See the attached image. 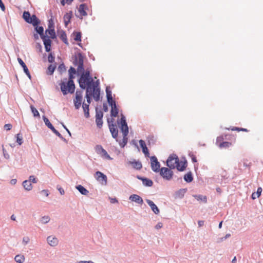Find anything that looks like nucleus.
<instances>
[{
    "label": "nucleus",
    "instance_id": "17",
    "mask_svg": "<svg viewBox=\"0 0 263 263\" xmlns=\"http://www.w3.org/2000/svg\"><path fill=\"white\" fill-rule=\"evenodd\" d=\"M109 104L111 107V111H110L111 116L112 117H117L118 114V109L116 106L115 102H114V103H112L111 104Z\"/></svg>",
    "mask_w": 263,
    "mask_h": 263
},
{
    "label": "nucleus",
    "instance_id": "50",
    "mask_svg": "<svg viewBox=\"0 0 263 263\" xmlns=\"http://www.w3.org/2000/svg\"><path fill=\"white\" fill-rule=\"evenodd\" d=\"M12 125L11 124H6L4 125V128L6 130H9L12 128Z\"/></svg>",
    "mask_w": 263,
    "mask_h": 263
},
{
    "label": "nucleus",
    "instance_id": "20",
    "mask_svg": "<svg viewBox=\"0 0 263 263\" xmlns=\"http://www.w3.org/2000/svg\"><path fill=\"white\" fill-rule=\"evenodd\" d=\"M262 191V188L261 187H258L257 188V192H253L252 194V195H251L252 199L253 200H255L256 198H259L261 194Z\"/></svg>",
    "mask_w": 263,
    "mask_h": 263
},
{
    "label": "nucleus",
    "instance_id": "61",
    "mask_svg": "<svg viewBox=\"0 0 263 263\" xmlns=\"http://www.w3.org/2000/svg\"><path fill=\"white\" fill-rule=\"evenodd\" d=\"M232 130H236L238 132H240V128L239 127H233L231 128Z\"/></svg>",
    "mask_w": 263,
    "mask_h": 263
},
{
    "label": "nucleus",
    "instance_id": "42",
    "mask_svg": "<svg viewBox=\"0 0 263 263\" xmlns=\"http://www.w3.org/2000/svg\"><path fill=\"white\" fill-rule=\"evenodd\" d=\"M50 220V218L48 216H44L42 218L41 221L43 223H47Z\"/></svg>",
    "mask_w": 263,
    "mask_h": 263
},
{
    "label": "nucleus",
    "instance_id": "18",
    "mask_svg": "<svg viewBox=\"0 0 263 263\" xmlns=\"http://www.w3.org/2000/svg\"><path fill=\"white\" fill-rule=\"evenodd\" d=\"M87 9V6L85 4H81L79 6V12L80 13V15L81 17V18L83 16H85L87 15V13L85 10Z\"/></svg>",
    "mask_w": 263,
    "mask_h": 263
},
{
    "label": "nucleus",
    "instance_id": "32",
    "mask_svg": "<svg viewBox=\"0 0 263 263\" xmlns=\"http://www.w3.org/2000/svg\"><path fill=\"white\" fill-rule=\"evenodd\" d=\"M35 30L36 31V32L40 34V35H41V37L42 36H43L44 34H43V32H44V28L42 26H37V25L36 26H35Z\"/></svg>",
    "mask_w": 263,
    "mask_h": 263
},
{
    "label": "nucleus",
    "instance_id": "33",
    "mask_svg": "<svg viewBox=\"0 0 263 263\" xmlns=\"http://www.w3.org/2000/svg\"><path fill=\"white\" fill-rule=\"evenodd\" d=\"M74 40L76 41H81V34L80 32L73 33Z\"/></svg>",
    "mask_w": 263,
    "mask_h": 263
},
{
    "label": "nucleus",
    "instance_id": "26",
    "mask_svg": "<svg viewBox=\"0 0 263 263\" xmlns=\"http://www.w3.org/2000/svg\"><path fill=\"white\" fill-rule=\"evenodd\" d=\"M106 92L108 103L109 104H111L112 103H114L115 101L112 99L111 91L109 90L108 89L106 88Z\"/></svg>",
    "mask_w": 263,
    "mask_h": 263
},
{
    "label": "nucleus",
    "instance_id": "40",
    "mask_svg": "<svg viewBox=\"0 0 263 263\" xmlns=\"http://www.w3.org/2000/svg\"><path fill=\"white\" fill-rule=\"evenodd\" d=\"M103 113L102 111H97L96 115V119H102Z\"/></svg>",
    "mask_w": 263,
    "mask_h": 263
},
{
    "label": "nucleus",
    "instance_id": "41",
    "mask_svg": "<svg viewBox=\"0 0 263 263\" xmlns=\"http://www.w3.org/2000/svg\"><path fill=\"white\" fill-rule=\"evenodd\" d=\"M50 129L59 137L62 138L61 134L57 130H56L54 127L52 126L50 128Z\"/></svg>",
    "mask_w": 263,
    "mask_h": 263
},
{
    "label": "nucleus",
    "instance_id": "55",
    "mask_svg": "<svg viewBox=\"0 0 263 263\" xmlns=\"http://www.w3.org/2000/svg\"><path fill=\"white\" fill-rule=\"evenodd\" d=\"M29 239L28 237H25L23 239V242H24V243L25 245L27 244L28 242H29Z\"/></svg>",
    "mask_w": 263,
    "mask_h": 263
},
{
    "label": "nucleus",
    "instance_id": "53",
    "mask_svg": "<svg viewBox=\"0 0 263 263\" xmlns=\"http://www.w3.org/2000/svg\"><path fill=\"white\" fill-rule=\"evenodd\" d=\"M109 199H110V201L111 203H117L118 201V200L114 198H109Z\"/></svg>",
    "mask_w": 263,
    "mask_h": 263
},
{
    "label": "nucleus",
    "instance_id": "58",
    "mask_svg": "<svg viewBox=\"0 0 263 263\" xmlns=\"http://www.w3.org/2000/svg\"><path fill=\"white\" fill-rule=\"evenodd\" d=\"M191 157H192V161L193 162H197L196 157L193 155H192Z\"/></svg>",
    "mask_w": 263,
    "mask_h": 263
},
{
    "label": "nucleus",
    "instance_id": "59",
    "mask_svg": "<svg viewBox=\"0 0 263 263\" xmlns=\"http://www.w3.org/2000/svg\"><path fill=\"white\" fill-rule=\"evenodd\" d=\"M223 140V137L222 136H219L217 137V142H218L219 141H221Z\"/></svg>",
    "mask_w": 263,
    "mask_h": 263
},
{
    "label": "nucleus",
    "instance_id": "51",
    "mask_svg": "<svg viewBox=\"0 0 263 263\" xmlns=\"http://www.w3.org/2000/svg\"><path fill=\"white\" fill-rule=\"evenodd\" d=\"M139 144L142 148H143L144 147H146L145 143L143 140H139Z\"/></svg>",
    "mask_w": 263,
    "mask_h": 263
},
{
    "label": "nucleus",
    "instance_id": "44",
    "mask_svg": "<svg viewBox=\"0 0 263 263\" xmlns=\"http://www.w3.org/2000/svg\"><path fill=\"white\" fill-rule=\"evenodd\" d=\"M142 152L145 154V156L149 157V154L147 147L142 148Z\"/></svg>",
    "mask_w": 263,
    "mask_h": 263
},
{
    "label": "nucleus",
    "instance_id": "39",
    "mask_svg": "<svg viewBox=\"0 0 263 263\" xmlns=\"http://www.w3.org/2000/svg\"><path fill=\"white\" fill-rule=\"evenodd\" d=\"M96 124L99 128H101L103 125L102 119H96Z\"/></svg>",
    "mask_w": 263,
    "mask_h": 263
},
{
    "label": "nucleus",
    "instance_id": "64",
    "mask_svg": "<svg viewBox=\"0 0 263 263\" xmlns=\"http://www.w3.org/2000/svg\"><path fill=\"white\" fill-rule=\"evenodd\" d=\"M198 224L200 227L202 226L203 224V221H199Z\"/></svg>",
    "mask_w": 263,
    "mask_h": 263
},
{
    "label": "nucleus",
    "instance_id": "36",
    "mask_svg": "<svg viewBox=\"0 0 263 263\" xmlns=\"http://www.w3.org/2000/svg\"><path fill=\"white\" fill-rule=\"evenodd\" d=\"M32 112L34 117H40V114L37 110L33 106H31Z\"/></svg>",
    "mask_w": 263,
    "mask_h": 263
},
{
    "label": "nucleus",
    "instance_id": "24",
    "mask_svg": "<svg viewBox=\"0 0 263 263\" xmlns=\"http://www.w3.org/2000/svg\"><path fill=\"white\" fill-rule=\"evenodd\" d=\"M46 33L48 35H49L51 39H54L55 37V33L54 32V28H48V29L46 30Z\"/></svg>",
    "mask_w": 263,
    "mask_h": 263
},
{
    "label": "nucleus",
    "instance_id": "47",
    "mask_svg": "<svg viewBox=\"0 0 263 263\" xmlns=\"http://www.w3.org/2000/svg\"><path fill=\"white\" fill-rule=\"evenodd\" d=\"M28 181H30V182H32L34 183L37 182V179L34 176H30Z\"/></svg>",
    "mask_w": 263,
    "mask_h": 263
},
{
    "label": "nucleus",
    "instance_id": "60",
    "mask_svg": "<svg viewBox=\"0 0 263 263\" xmlns=\"http://www.w3.org/2000/svg\"><path fill=\"white\" fill-rule=\"evenodd\" d=\"M42 192L44 193L46 196H48V191L47 190H44L42 191Z\"/></svg>",
    "mask_w": 263,
    "mask_h": 263
},
{
    "label": "nucleus",
    "instance_id": "13",
    "mask_svg": "<svg viewBox=\"0 0 263 263\" xmlns=\"http://www.w3.org/2000/svg\"><path fill=\"white\" fill-rule=\"evenodd\" d=\"M146 201L147 203L149 205L151 208L152 210L156 214H158L159 213V210L157 206L151 200L149 199H146Z\"/></svg>",
    "mask_w": 263,
    "mask_h": 263
},
{
    "label": "nucleus",
    "instance_id": "56",
    "mask_svg": "<svg viewBox=\"0 0 263 263\" xmlns=\"http://www.w3.org/2000/svg\"><path fill=\"white\" fill-rule=\"evenodd\" d=\"M58 190L59 191V192H60V194H61V195H64V194L65 192H64V189H62V187H58Z\"/></svg>",
    "mask_w": 263,
    "mask_h": 263
},
{
    "label": "nucleus",
    "instance_id": "22",
    "mask_svg": "<svg viewBox=\"0 0 263 263\" xmlns=\"http://www.w3.org/2000/svg\"><path fill=\"white\" fill-rule=\"evenodd\" d=\"M138 178L142 180L143 184L145 186H152L153 184V182L151 179L147 178H143L142 177H138Z\"/></svg>",
    "mask_w": 263,
    "mask_h": 263
},
{
    "label": "nucleus",
    "instance_id": "9",
    "mask_svg": "<svg viewBox=\"0 0 263 263\" xmlns=\"http://www.w3.org/2000/svg\"><path fill=\"white\" fill-rule=\"evenodd\" d=\"M95 178L102 184L106 185L107 184V177L102 172L97 171L95 174Z\"/></svg>",
    "mask_w": 263,
    "mask_h": 263
},
{
    "label": "nucleus",
    "instance_id": "6",
    "mask_svg": "<svg viewBox=\"0 0 263 263\" xmlns=\"http://www.w3.org/2000/svg\"><path fill=\"white\" fill-rule=\"evenodd\" d=\"M95 151L96 153L101 156L103 158L108 160H111L112 158L109 156V155L107 154V152L105 149H104L103 147L100 145H97L95 147Z\"/></svg>",
    "mask_w": 263,
    "mask_h": 263
},
{
    "label": "nucleus",
    "instance_id": "49",
    "mask_svg": "<svg viewBox=\"0 0 263 263\" xmlns=\"http://www.w3.org/2000/svg\"><path fill=\"white\" fill-rule=\"evenodd\" d=\"M58 69H59V70L60 72H62L63 71H65V67L64 65L63 64H62L60 65L58 67Z\"/></svg>",
    "mask_w": 263,
    "mask_h": 263
},
{
    "label": "nucleus",
    "instance_id": "29",
    "mask_svg": "<svg viewBox=\"0 0 263 263\" xmlns=\"http://www.w3.org/2000/svg\"><path fill=\"white\" fill-rule=\"evenodd\" d=\"M193 196L195 199H196L198 201H202L204 203H206V202H207V198L205 196L198 195H194Z\"/></svg>",
    "mask_w": 263,
    "mask_h": 263
},
{
    "label": "nucleus",
    "instance_id": "37",
    "mask_svg": "<svg viewBox=\"0 0 263 263\" xmlns=\"http://www.w3.org/2000/svg\"><path fill=\"white\" fill-rule=\"evenodd\" d=\"M43 120H44V121L45 124L49 128H50L51 127H52L53 126L52 125V124L50 122L49 120L47 118L44 117Z\"/></svg>",
    "mask_w": 263,
    "mask_h": 263
},
{
    "label": "nucleus",
    "instance_id": "63",
    "mask_svg": "<svg viewBox=\"0 0 263 263\" xmlns=\"http://www.w3.org/2000/svg\"><path fill=\"white\" fill-rule=\"evenodd\" d=\"M10 182L12 184H15L16 183V179H12Z\"/></svg>",
    "mask_w": 263,
    "mask_h": 263
},
{
    "label": "nucleus",
    "instance_id": "28",
    "mask_svg": "<svg viewBox=\"0 0 263 263\" xmlns=\"http://www.w3.org/2000/svg\"><path fill=\"white\" fill-rule=\"evenodd\" d=\"M76 189L83 195H86L88 193V191L81 185L77 186Z\"/></svg>",
    "mask_w": 263,
    "mask_h": 263
},
{
    "label": "nucleus",
    "instance_id": "10",
    "mask_svg": "<svg viewBox=\"0 0 263 263\" xmlns=\"http://www.w3.org/2000/svg\"><path fill=\"white\" fill-rule=\"evenodd\" d=\"M42 39L44 42L45 50L47 52H49L51 50V41L49 37L43 35L42 37Z\"/></svg>",
    "mask_w": 263,
    "mask_h": 263
},
{
    "label": "nucleus",
    "instance_id": "25",
    "mask_svg": "<svg viewBox=\"0 0 263 263\" xmlns=\"http://www.w3.org/2000/svg\"><path fill=\"white\" fill-rule=\"evenodd\" d=\"M23 185L25 189L27 191H30L32 189V186L30 183V181L25 180L23 182Z\"/></svg>",
    "mask_w": 263,
    "mask_h": 263
},
{
    "label": "nucleus",
    "instance_id": "19",
    "mask_svg": "<svg viewBox=\"0 0 263 263\" xmlns=\"http://www.w3.org/2000/svg\"><path fill=\"white\" fill-rule=\"evenodd\" d=\"M47 241L48 243L51 246H55L58 243V240L57 238L52 236H49L47 238Z\"/></svg>",
    "mask_w": 263,
    "mask_h": 263
},
{
    "label": "nucleus",
    "instance_id": "31",
    "mask_svg": "<svg viewBox=\"0 0 263 263\" xmlns=\"http://www.w3.org/2000/svg\"><path fill=\"white\" fill-rule=\"evenodd\" d=\"M31 17V16H30V14L29 12L25 11L23 13V17L26 22H27V23L29 22Z\"/></svg>",
    "mask_w": 263,
    "mask_h": 263
},
{
    "label": "nucleus",
    "instance_id": "52",
    "mask_svg": "<svg viewBox=\"0 0 263 263\" xmlns=\"http://www.w3.org/2000/svg\"><path fill=\"white\" fill-rule=\"evenodd\" d=\"M163 227V224L161 222H158L155 226L156 229H159Z\"/></svg>",
    "mask_w": 263,
    "mask_h": 263
},
{
    "label": "nucleus",
    "instance_id": "14",
    "mask_svg": "<svg viewBox=\"0 0 263 263\" xmlns=\"http://www.w3.org/2000/svg\"><path fill=\"white\" fill-rule=\"evenodd\" d=\"M129 199L139 204H142L143 202L142 198L138 195L133 194L129 197Z\"/></svg>",
    "mask_w": 263,
    "mask_h": 263
},
{
    "label": "nucleus",
    "instance_id": "8",
    "mask_svg": "<svg viewBox=\"0 0 263 263\" xmlns=\"http://www.w3.org/2000/svg\"><path fill=\"white\" fill-rule=\"evenodd\" d=\"M151 164L152 169L154 172H159L161 169L160 168V164L156 156H152L151 157Z\"/></svg>",
    "mask_w": 263,
    "mask_h": 263
},
{
    "label": "nucleus",
    "instance_id": "21",
    "mask_svg": "<svg viewBox=\"0 0 263 263\" xmlns=\"http://www.w3.org/2000/svg\"><path fill=\"white\" fill-rule=\"evenodd\" d=\"M40 21L35 15H32L28 23L32 24L33 26H36L40 24Z\"/></svg>",
    "mask_w": 263,
    "mask_h": 263
},
{
    "label": "nucleus",
    "instance_id": "3",
    "mask_svg": "<svg viewBox=\"0 0 263 263\" xmlns=\"http://www.w3.org/2000/svg\"><path fill=\"white\" fill-rule=\"evenodd\" d=\"M118 123L120 125V128L123 133V140L125 141V143H126L127 140L126 137L128 134V127L125 117L122 116L121 118L120 122H118Z\"/></svg>",
    "mask_w": 263,
    "mask_h": 263
},
{
    "label": "nucleus",
    "instance_id": "45",
    "mask_svg": "<svg viewBox=\"0 0 263 263\" xmlns=\"http://www.w3.org/2000/svg\"><path fill=\"white\" fill-rule=\"evenodd\" d=\"M54 28V23L52 18H50L48 21V28Z\"/></svg>",
    "mask_w": 263,
    "mask_h": 263
},
{
    "label": "nucleus",
    "instance_id": "27",
    "mask_svg": "<svg viewBox=\"0 0 263 263\" xmlns=\"http://www.w3.org/2000/svg\"><path fill=\"white\" fill-rule=\"evenodd\" d=\"M184 179L187 182H192L193 180L192 173L191 172H188L184 176Z\"/></svg>",
    "mask_w": 263,
    "mask_h": 263
},
{
    "label": "nucleus",
    "instance_id": "57",
    "mask_svg": "<svg viewBox=\"0 0 263 263\" xmlns=\"http://www.w3.org/2000/svg\"><path fill=\"white\" fill-rule=\"evenodd\" d=\"M74 74H69V80H73L74 78Z\"/></svg>",
    "mask_w": 263,
    "mask_h": 263
},
{
    "label": "nucleus",
    "instance_id": "7",
    "mask_svg": "<svg viewBox=\"0 0 263 263\" xmlns=\"http://www.w3.org/2000/svg\"><path fill=\"white\" fill-rule=\"evenodd\" d=\"M83 100L82 91H77L76 93V97L73 99V103L76 109H78L80 108L82 102Z\"/></svg>",
    "mask_w": 263,
    "mask_h": 263
},
{
    "label": "nucleus",
    "instance_id": "4",
    "mask_svg": "<svg viewBox=\"0 0 263 263\" xmlns=\"http://www.w3.org/2000/svg\"><path fill=\"white\" fill-rule=\"evenodd\" d=\"M160 176L166 180H170L173 178V172L171 168L163 167L159 171Z\"/></svg>",
    "mask_w": 263,
    "mask_h": 263
},
{
    "label": "nucleus",
    "instance_id": "48",
    "mask_svg": "<svg viewBox=\"0 0 263 263\" xmlns=\"http://www.w3.org/2000/svg\"><path fill=\"white\" fill-rule=\"evenodd\" d=\"M68 73L69 74H75L76 73V70L74 68L71 67L68 70Z\"/></svg>",
    "mask_w": 263,
    "mask_h": 263
},
{
    "label": "nucleus",
    "instance_id": "2",
    "mask_svg": "<svg viewBox=\"0 0 263 263\" xmlns=\"http://www.w3.org/2000/svg\"><path fill=\"white\" fill-rule=\"evenodd\" d=\"M61 89L64 95L68 93H73L75 90V85L73 80H68L66 81H62L60 84Z\"/></svg>",
    "mask_w": 263,
    "mask_h": 263
},
{
    "label": "nucleus",
    "instance_id": "54",
    "mask_svg": "<svg viewBox=\"0 0 263 263\" xmlns=\"http://www.w3.org/2000/svg\"><path fill=\"white\" fill-rule=\"evenodd\" d=\"M0 7L3 11H5V7L2 0H0Z\"/></svg>",
    "mask_w": 263,
    "mask_h": 263
},
{
    "label": "nucleus",
    "instance_id": "30",
    "mask_svg": "<svg viewBox=\"0 0 263 263\" xmlns=\"http://www.w3.org/2000/svg\"><path fill=\"white\" fill-rule=\"evenodd\" d=\"M14 260L18 263H23L25 261V257L23 255H17L15 256Z\"/></svg>",
    "mask_w": 263,
    "mask_h": 263
},
{
    "label": "nucleus",
    "instance_id": "12",
    "mask_svg": "<svg viewBox=\"0 0 263 263\" xmlns=\"http://www.w3.org/2000/svg\"><path fill=\"white\" fill-rule=\"evenodd\" d=\"M187 166V162L186 160H181L178 161V163H177L176 168L178 171L182 172L185 170Z\"/></svg>",
    "mask_w": 263,
    "mask_h": 263
},
{
    "label": "nucleus",
    "instance_id": "38",
    "mask_svg": "<svg viewBox=\"0 0 263 263\" xmlns=\"http://www.w3.org/2000/svg\"><path fill=\"white\" fill-rule=\"evenodd\" d=\"M55 69V66H52V65H50L48 67V73L49 74H52Z\"/></svg>",
    "mask_w": 263,
    "mask_h": 263
},
{
    "label": "nucleus",
    "instance_id": "11",
    "mask_svg": "<svg viewBox=\"0 0 263 263\" xmlns=\"http://www.w3.org/2000/svg\"><path fill=\"white\" fill-rule=\"evenodd\" d=\"M109 128L112 137L114 138H117L118 135V130L116 127V125L109 123Z\"/></svg>",
    "mask_w": 263,
    "mask_h": 263
},
{
    "label": "nucleus",
    "instance_id": "1",
    "mask_svg": "<svg viewBox=\"0 0 263 263\" xmlns=\"http://www.w3.org/2000/svg\"><path fill=\"white\" fill-rule=\"evenodd\" d=\"M78 66L77 71L78 72H82L79 79V83L80 88L86 89V98L87 103H83L82 107L84 110L85 116L88 118L89 116V106L90 103L91 97H92L96 101L100 99V90L99 87V80L93 81L92 78L90 76V72L88 70L84 71L83 67V60L80 57L76 64Z\"/></svg>",
    "mask_w": 263,
    "mask_h": 263
},
{
    "label": "nucleus",
    "instance_id": "62",
    "mask_svg": "<svg viewBox=\"0 0 263 263\" xmlns=\"http://www.w3.org/2000/svg\"><path fill=\"white\" fill-rule=\"evenodd\" d=\"M240 131L245 132H249V130L247 128H240Z\"/></svg>",
    "mask_w": 263,
    "mask_h": 263
},
{
    "label": "nucleus",
    "instance_id": "34",
    "mask_svg": "<svg viewBox=\"0 0 263 263\" xmlns=\"http://www.w3.org/2000/svg\"><path fill=\"white\" fill-rule=\"evenodd\" d=\"M231 145H232V143L231 142H223L222 143H220L219 144V146L220 147H221V148H222V147L226 148V147H229Z\"/></svg>",
    "mask_w": 263,
    "mask_h": 263
},
{
    "label": "nucleus",
    "instance_id": "35",
    "mask_svg": "<svg viewBox=\"0 0 263 263\" xmlns=\"http://www.w3.org/2000/svg\"><path fill=\"white\" fill-rule=\"evenodd\" d=\"M16 137V142L21 145L23 143V138L20 134H17Z\"/></svg>",
    "mask_w": 263,
    "mask_h": 263
},
{
    "label": "nucleus",
    "instance_id": "23",
    "mask_svg": "<svg viewBox=\"0 0 263 263\" xmlns=\"http://www.w3.org/2000/svg\"><path fill=\"white\" fill-rule=\"evenodd\" d=\"M130 163L134 168L137 170H140L142 166L141 163L138 161H134L132 162H130Z\"/></svg>",
    "mask_w": 263,
    "mask_h": 263
},
{
    "label": "nucleus",
    "instance_id": "43",
    "mask_svg": "<svg viewBox=\"0 0 263 263\" xmlns=\"http://www.w3.org/2000/svg\"><path fill=\"white\" fill-rule=\"evenodd\" d=\"M48 60L50 63H52L54 61V57L51 53L49 54L48 57Z\"/></svg>",
    "mask_w": 263,
    "mask_h": 263
},
{
    "label": "nucleus",
    "instance_id": "5",
    "mask_svg": "<svg viewBox=\"0 0 263 263\" xmlns=\"http://www.w3.org/2000/svg\"><path fill=\"white\" fill-rule=\"evenodd\" d=\"M179 158L176 155H171L166 161L167 166L171 169L176 168Z\"/></svg>",
    "mask_w": 263,
    "mask_h": 263
},
{
    "label": "nucleus",
    "instance_id": "16",
    "mask_svg": "<svg viewBox=\"0 0 263 263\" xmlns=\"http://www.w3.org/2000/svg\"><path fill=\"white\" fill-rule=\"evenodd\" d=\"M72 12L71 11H69L66 13L63 17L64 22L65 24V26L67 27L68 24L70 23L71 18L72 17Z\"/></svg>",
    "mask_w": 263,
    "mask_h": 263
},
{
    "label": "nucleus",
    "instance_id": "46",
    "mask_svg": "<svg viewBox=\"0 0 263 263\" xmlns=\"http://www.w3.org/2000/svg\"><path fill=\"white\" fill-rule=\"evenodd\" d=\"M73 0H62L61 2V4L63 6H64L65 4H70L72 2Z\"/></svg>",
    "mask_w": 263,
    "mask_h": 263
},
{
    "label": "nucleus",
    "instance_id": "15",
    "mask_svg": "<svg viewBox=\"0 0 263 263\" xmlns=\"http://www.w3.org/2000/svg\"><path fill=\"white\" fill-rule=\"evenodd\" d=\"M17 60H18L19 64L23 68L25 73L27 74V76L28 77V78L29 79H31V75H30L29 70H28L27 67L26 66V64H25V63L23 62V61L21 58H18Z\"/></svg>",
    "mask_w": 263,
    "mask_h": 263
}]
</instances>
